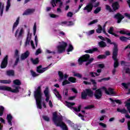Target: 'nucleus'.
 Masks as SVG:
<instances>
[{
    "mask_svg": "<svg viewBox=\"0 0 130 130\" xmlns=\"http://www.w3.org/2000/svg\"><path fill=\"white\" fill-rule=\"evenodd\" d=\"M81 99L83 100H86L88 97L89 98H93V96H94L95 99L99 100V99H101L102 98V90L101 89L99 88L96 89L94 93L93 90L91 89L87 88L81 92Z\"/></svg>",
    "mask_w": 130,
    "mask_h": 130,
    "instance_id": "obj_1",
    "label": "nucleus"
},
{
    "mask_svg": "<svg viewBox=\"0 0 130 130\" xmlns=\"http://www.w3.org/2000/svg\"><path fill=\"white\" fill-rule=\"evenodd\" d=\"M107 42L110 43L111 45H114L113 49V53L112 58L114 61V68L116 69L119 66V63L118 62V59H117V56L118 55V45L114 42H111L110 39L107 38Z\"/></svg>",
    "mask_w": 130,
    "mask_h": 130,
    "instance_id": "obj_2",
    "label": "nucleus"
},
{
    "mask_svg": "<svg viewBox=\"0 0 130 130\" xmlns=\"http://www.w3.org/2000/svg\"><path fill=\"white\" fill-rule=\"evenodd\" d=\"M14 85L17 86H15V89H12V87L10 86H0V90L2 91H8L9 92H12V93H19L20 92L19 89H21V85H22V82L19 79H15L13 81Z\"/></svg>",
    "mask_w": 130,
    "mask_h": 130,
    "instance_id": "obj_3",
    "label": "nucleus"
},
{
    "mask_svg": "<svg viewBox=\"0 0 130 130\" xmlns=\"http://www.w3.org/2000/svg\"><path fill=\"white\" fill-rule=\"evenodd\" d=\"M53 121L56 126H59L62 130H69L68 126L62 121V117H58L56 112L53 113Z\"/></svg>",
    "mask_w": 130,
    "mask_h": 130,
    "instance_id": "obj_4",
    "label": "nucleus"
},
{
    "mask_svg": "<svg viewBox=\"0 0 130 130\" xmlns=\"http://www.w3.org/2000/svg\"><path fill=\"white\" fill-rule=\"evenodd\" d=\"M34 95L36 100L37 108L42 109V91L41 90V86H39L34 92Z\"/></svg>",
    "mask_w": 130,
    "mask_h": 130,
    "instance_id": "obj_5",
    "label": "nucleus"
},
{
    "mask_svg": "<svg viewBox=\"0 0 130 130\" xmlns=\"http://www.w3.org/2000/svg\"><path fill=\"white\" fill-rule=\"evenodd\" d=\"M78 61L79 66H82V64H83V62H86L85 66L88 67L89 64H91V63L94 61V58H90V54H85L81 56L78 59Z\"/></svg>",
    "mask_w": 130,
    "mask_h": 130,
    "instance_id": "obj_6",
    "label": "nucleus"
},
{
    "mask_svg": "<svg viewBox=\"0 0 130 130\" xmlns=\"http://www.w3.org/2000/svg\"><path fill=\"white\" fill-rule=\"evenodd\" d=\"M44 94L45 96L46 97V102H48L49 101V105L50 107H53V105H52V102L50 100L49 101V99L50 98V93L49 92V88L48 87H46L45 90H44Z\"/></svg>",
    "mask_w": 130,
    "mask_h": 130,
    "instance_id": "obj_7",
    "label": "nucleus"
},
{
    "mask_svg": "<svg viewBox=\"0 0 130 130\" xmlns=\"http://www.w3.org/2000/svg\"><path fill=\"white\" fill-rule=\"evenodd\" d=\"M65 103L67 104L66 106H67V107H68L69 108H70V109H73V110H74V111H75L76 112H80V111H81V108H82V105H79L78 107V108H77L76 107H73L76 105V103H71L68 101H66Z\"/></svg>",
    "mask_w": 130,
    "mask_h": 130,
    "instance_id": "obj_8",
    "label": "nucleus"
},
{
    "mask_svg": "<svg viewBox=\"0 0 130 130\" xmlns=\"http://www.w3.org/2000/svg\"><path fill=\"white\" fill-rule=\"evenodd\" d=\"M68 47V43L62 41L61 45L57 46V49L58 53H62L66 51V48Z\"/></svg>",
    "mask_w": 130,
    "mask_h": 130,
    "instance_id": "obj_9",
    "label": "nucleus"
},
{
    "mask_svg": "<svg viewBox=\"0 0 130 130\" xmlns=\"http://www.w3.org/2000/svg\"><path fill=\"white\" fill-rule=\"evenodd\" d=\"M97 0H91V2H89L85 7L84 8V11H87V13H91L94 8V5H93V3H95Z\"/></svg>",
    "mask_w": 130,
    "mask_h": 130,
    "instance_id": "obj_10",
    "label": "nucleus"
},
{
    "mask_svg": "<svg viewBox=\"0 0 130 130\" xmlns=\"http://www.w3.org/2000/svg\"><path fill=\"white\" fill-rule=\"evenodd\" d=\"M114 19H116V20H117V23L119 24L121 23V21L124 19V16L120 13H117L114 15Z\"/></svg>",
    "mask_w": 130,
    "mask_h": 130,
    "instance_id": "obj_11",
    "label": "nucleus"
},
{
    "mask_svg": "<svg viewBox=\"0 0 130 130\" xmlns=\"http://www.w3.org/2000/svg\"><path fill=\"white\" fill-rule=\"evenodd\" d=\"M23 34H24V29L21 28L20 30L17 29L15 32V37L17 39H20L23 38Z\"/></svg>",
    "mask_w": 130,
    "mask_h": 130,
    "instance_id": "obj_12",
    "label": "nucleus"
},
{
    "mask_svg": "<svg viewBox=\"0 0 130 130\" xmlns=\"http://www.w3.org/2000/svg\"><path fill=\"white\" fill-rule=\"evenodd\" d=\"M8 58H9L8 55L3 58L1 64V68L2 69H6L8 67Z\"/></svg>",
    "mask_w": 130,
    "mask_h": 130,
    "instance_id": "obj_13",
    "label": "nucleus"
},
{
    "mask_svg": "<svg viewBox=\"0 0 130 130\" xmlns=\"http://www.w3.org/2000/svg\"><path fill=\"white\" fill-rule=\"evenodd\" d=\"M52 64V63L50 64L47 67L43 68V70L41 69H42V66L40 65L39 66L37 67V72H38L39 74H43V73H44V72L46 71V70L48 69L49 67H50Z\"/></svg>",
    "mask_w": 130,
    "mask_h": 130,
    "instance_id": "obj_14",
    "label": "nucleus"
},
{
    "mask_svg": "<svg viewBox=\"0 0 130 130\" xmlns=\"http://www.w3.org/2000/svg\"><path fill=\"white\" fill-rule=\"evenodd\" d=\"M58 3H60L59 5V8H62L63 3L61 2V0H52L51 2V4L53 8L56 7V4Z\"/></svg>",
    "mask_w": 130,
    "mask_h": 130,
    "instance_id": "obj_15",
    "label": "nucleus"
},
{
    "mask_svg": "<svg viewBox=\"0 0 130 130\" xmlns=\"http://www.w3.org/2000/svg\"><path fill=\"white\" fill-rule=\"evenodd\" d=\"M35 12V9H26L25 12L23 13V16H27L28 15H31Z\"/></svg>",
    "mask_w": 130,
    "mask_h": 130,
    "instance_id": "obj_16",
    "label": "nucleus"
},
{
    "mask_svg": "<svg viewBox=\"0 0 130 130\" xmlns=\"http://www.w3.org/2000/svg\"><path fill=\"white\" fill-rule=\"evenodd\" d=\"M112 8L113 12H116L119 9V4L117 2H115L112 4Z\"/></svg>",
    "mask_w": 130,
    "mask_h": 130,
    "instance_id": "obj_17",
    "label": "nucleus"
},
{
    "mask_svg": "<svg viewBox=\"0 0 130 130\" xmlns=\"http://www.w3.org/2000/svg\"><path fill=\"white\" fill-rule=\"evenodd\" d=\"M29 55H30V52L29 51H26L24 53L21 54L20 58L21 60H24L27 58Z\"/></svg>",
    "mask_w": 130,
    "mask_h": 130,
    "instance_id": "obj_18",
    "label": "nucleus"
},
{
    "mask_svg": "<svg viewBox=\"0 0 130 130\" xmlns=\"http://www.w3.org/2000/svg\"><path fill=\"white\" fill-rule=\"evenodd\" d=\"M58 74L59 78L61 80H63V78L65 79V80H67V79H68V77H69V75L67 74H64L63 75V73H62L61 71H58Z\"/></svg>",
    "mask_w": 130,
    "mask_h": 130,
    "instance_id": "obj_19",
    "label": "nucleus"
},
{
    "mask_svg": "<svg viewBox=\"0 0 130 130\" xmlns=\"http://www.w3.org/2000/svg\"><path fill=\"white\" fill-rule=\"evenodd\" d=\"M20 22V17H18L16 20V21L14 23L13 28H12V32H14L15 29L18 27V25H19V23Z\"/></svg>",
    "mask_w": 130,
    "mask_h": 130,
    "instance_id": "obj_20",
    "label": "nucleus"
},
{
    "mask_svg": "<svg viewBox=\"0 0 130 130\" xmlns=\"http://www.w3.org/2000/svg\"><path fill=\"white\" fill-rule=\"evenodd\" d=\"M99 51V50H98V48H93L91 49L86 50L84 51L85 53H90L92 54L93 52H98Z\"/></svg>",
    "mask_w": 130,
    "mask_h": 130,
    "instance_id": "obj_21",
    "label": "nucleus"
},
{
    "mask_svg": "<svg viewBox=\"0 0 130 130\" xmlns=\"http://www.w3.org/2000/svg\"><path fill=\"white\" fill-rule=\"evenodd\" d=\"M113 31H114V28H113V26H111L110 27L108 32L109 34H111V35H113V36H115V37H118L119 36L113 32Z\"/></svg>",
    "mask_w": 130,
    "mask_h": 130,
    "instance_id": "obj_22",
    "label": "nucleus"
},
{
    "mask_svg": "<svg viewBox=\"0 0 130 130\" xmlns=\"http://www.w3.org/2000/svg\"><path fill=\"white\" fill-rule=\"evenodd\" d=\"M109 100L111 101L112 104H115V102L117 103V104H119V105H121V104H122V102L120 100H113L110 98Z\"/></svg>",
    "mask_w": 130,
    "mask_h": 130,
    "instance_id": "obj_23",
    "label": "nucleus"
},
{
    "mask_svg": "<svg viewBox=\"0 0 130 130\" xmlns=\"http://www.w3.org/2000/svg\"><path fill=\"white\" fill-rule=\"evenodd\" d=\"M7 119L9 125H12V120H13V116L11 114L7 115Z\"/></svg>",
    "mask_w": 130,
    "mask_h": 130,
    "instance_id": "obj_24",
    "label": "nucleus"
},
{
    "mask_svg": "<svg viewBox=\"0 0 130 130\" xmlns=\"http://www.w3.org/2000/svg\"><path fill=\"white\" fill-rule=\"evenodd\" d=\"M6 75L8 77H14L15 76V71L13 70H10L6 71Z\"/></svg>",
    "mask_w": 130,
    "mask_h": 130,
    "instance_id": "obj_25",
    "label": "nucleus"
},
{
    "mask_svg": "<svg viewBox=\"0 0 130 130\" xmlns=\"http://www.w3.org/2000/svg\"><path fill=\"white\" fill-rule=\"evenodd\" d=\"M53 91L54 92V93L55 96L56 97H57L58 99L61 100L62 98L61 95L59 94V92H58V91H57V89H56V88H55V89H54Z\"/></svg>",
    "mask_w": 130,
    "mask_h": 130,
    "instance_id": "obj_26",
    "label": "nucleus"
},
{
    "mask_svg": "<svg viewBox=\"0 0 130 130\" xmlns=\"http://www.w3.org/2000/svg\"><path fill=\"white\" fill-rule=\"evenodd\" d=\"M30 60L33 64H38L39 63V58L38 57H37L35 59L33 58H31Z\"/></svg>",
    "mask_w": 130,
    "mask_h": 130,
    "instance_id": "obj_27",
    "label": "nucleus"
},
{
    "mask_svg": "<svg viewBox=\"0 0 130 130\" xmlns=\"http://www.w3.org/2000/svg\"><path fill=\"white\" fill-rule=\"evenodd\" d=\"M99 46L101 48H104V47H106V43L105 42L102 41L99 42Z\"/></svg>",
    "mask_w": 130,
    "mask_h": 130,
    "instance_id": "obj_28",
    "label": "nucleus"
},
{
    "mask_svg": "<svg viewBox=\"0 0 130 130\" xmlns=\"http://www.w3.org/2000/svg\"><path fill=\"white\" fill-rule=\"evenodd\" d=\"M127 101V102L125 103V106L127 107V109L130 114V99H128Z\"/></svg>",
    "mask_w": 130,
    "mask_h": 130,
    "instance_id": "obj_29",
    "label": "nucleus"
},
{
    "mask_svg": "<svg viewBox=\"0 0 130 130\" xmlns=\"http://www.w3.org/2000/svg\"><path fill=\"white\" fill-rule=\"evenodd\" d=\"M0 83H1V84H8L9 85H10V84H11V83H12V81H11V80L9 79V80H0Z\"/></svg>",
    "mask_w": 130,
    "mask_h": 130,
    "instance_id": "obj_30",
    "label": "nucleus"
},
{
    "mask_svg": "<svg viewBox=\"0 0 130 130\" xmlns=\"http://www.w3.org/2000/svg\"><path fill=\"white\" fill-rule=\"evenodd\" d=\"M30 35V32L28 31L27 34V36L26 37V41L25 43V46H27V45H30V40H29V36Z\"/></svg>",
    "mask_w": 130,
    "mask_h": 130,
    "instance_id": "obj_31",
    "label": "nucleus"
},
{
    "mask_svg": "<svg viewBox=\"0 0 130 130\" xmlns=\"http://www.w3.org/2000/svg\"><path fill=\"white\" fill-rule=\"evenodd\" d=\"M68 81L70 83H77V79L73 77H70L68 78Z\"/></svg>",
    "mask_w": 130,
    "mask_h": 130,
    "instance_id": "obj_32",
    "label": "nucleus"
},
{
    "mask_svg": "<svg viewBox=\"0 0 130 130\" xmlns=\"http://www.w3.org/2000/svg\"><path fill=\"white\" fill-rule=\"evenodd\" d=\"M117 111L118 112H120L121 113H123L124 114H126L127 113V111L125 110V109H120V108H117Z\"/></svg>",
    "mask_w": 130,
    "mask_h": 130,
    "instance_id": "obj_33",
    "label": "nucleus"
},
{
    "mask_svg": "<svg viewBox=\"0 0 130 130\" xmlns=\"http://www.w3.org/2000/svg\"><path fill=\"white\" fill-rule=\"evenodd\" d=\"M5 112V107L3 106H0V116H3L4 115V113Z\"/></svg>",
    "mask_w": 130,
    "mask_h": 130,
    "instance_id": "obj_34",
    "label": "nucleus"
},
{
    "mask_svg": "<svg viewBox=\"0 0 130 130\" xmlns=\"http://www.w3.org/2000/svg\"><path fill=\"white\" fill-rule=\"evenodd\" d=\"M106 10L108 11L110 13H113V10L111 9L110 6L108 5H106Z\"/></svg>",
    "mask_w": 130,
    "mask_h": 130,
    "instance_id": "obj_35",
    "label": "nucleus"
},
{
    "mask_svg": "<svg viewBox=\"0 0 130 130\" xmlns=\"http://www.w3.org/2000/svg\"><path fill=\"white\" fill-rule=\"evenodd\" d=\"M73 50H74V47H73V45L72 44H69L68 49L67 50V52H71V51H72Z\"/></svg>",
    "mask_w": 130,
    "mask_h": 130,
    "instance_id": "obj_36",
    "label": "nucleus"
},
{
    "mask_svg": "<svg viewBox=\"0 0 130 130\" xmlns=\"http://www.w3.org/2000/svg\"><path fill=\"white\" fill-rule=\"evenodd\" d=\"M121 85L124 87L125 89H128V86L130 85V83L128 82L127 83H122Z\"/></svg>",
    "mask_w": 130,
    "mask_h": 130,
    "instance_id": "obj_37",
    "label": "nucleus"
},
{
    "mask_svg": "<svg viewBox=\"0 0 130 130\" xmlns=\"http://www.w3.org/2000/svg\"><path fill=\"white\" fill-rule=\"evenodd\" d=\"M108 92H109V95H115V93L113 91V89L111 87L108 88Z\"/></svg>",
    "mask_w": 130,
    "mask_h": 130,
    "instance_id": "obj_38",
    "label": "nucleus"
},
{
    "mask_svg": "<svg viewBox=\"0 0 130 130\" xmlns=\"http://www.w3.org/2000/svg\"><path fill=\"white\" fill-rule=\"evenodd\" d=\"M102 26L101 25H99L98 28L96 30V33H99V34H100V33L102 32Z\"/></svg>",
    "mask_w": 130,
    "mask_h": 130,
    "instance_id": "obj_39",
    "label": "nucleus"
},
{
    "mask_svg": "<svg viewBox=\"0 0 130 130\" xmlns=\"http://www.w3.org/2000/svg\"><path fill=\"white\" fill-rule=\"evenodd\" d=\"M107 56L106 55H103V54H101V55H99L97 58L98 59H104L105 58H106Z\"/></svg>",
    "mask_w": 130,
    "mask_h": 130,
    "instance_id": "obj_40",
    "label": "nucleus"
},
{
    "mask_svg": "<svg viewBox=\"0 0 130 130\" xmlns=\"http://www.w3.org/2000/svg\"><path fill=\"white\" fill-rule=\"evenodd\" d=\"M98 38H100V39H101V40H102L103 41H107V39H109V38H104V37H103V36H98ZM107 43H108L109 44H110V43L107 42Z\"/></svg>",
    "mask_w": 130,
    "mask_h": 130,
    "instance_id": "obj_41",
    "label": "nucleus"
},
{
    "mask_svg": "<svg viewBox=\"0 0 130 130\" xmlns=\"http://www.w3.org/2000/svg\"><path fill=\"white\" fill-rule=\"evenodd\" d=\"M95 106L94 105H88L87 106H86L84 107V109L89 110V109H92V108H94Z\"/></svg>",
    "mask_w": 130,
    "mask_h": 130,
    "instance_id": "obj_42",
    "label": "nucleus"
},
{
    "mask_svg": "<svg viewBox=\"0 0 130 130\" xmlns=\"http://www.w3.org/2000/svg\"><path fill=\"white\" fill-rule=\"evenodd\" d=\"M33 30H34V36H35V35H36V31L37 30V26L36 25V22H35L34 23Z\"/></svg>",
    "mask_w": 130,
    "mask_h": 130,
    "instance_id": "obj_43",
    "label": "nucleus"
},
{
    "mask_svg": "<svg viewBox=\"0 0 130 130\" xmlns=\"http://www.w3.org/2000/svg\"><path fill=\"white\" fill-rule=\"evenodd\" d=\"M69 84H71V82L67 79H65L62 83V86H66V85H68Z\"/></svg>",
    "mask_w": 130,
    "mask_h": 130,
    "instance_id": "obj_44",
    "label": "nucleus"
},
{
    "mask_svg": "<svg viewBox=\"0 0 130 130\" xmlns=\"http://www.w3.org/2000/svg\"><path fill=\"white\" fill-rule=\"evenodd\" d=\"M119 39L122 42H126V37L124 36H121L119 38Z\"/></svg>",
    "mask_w": 130,
    "mask_h": 130,
    "instance_id": "obj_45",
    "label": "nucleus"
},
{
    "mask_svg": "<svg viewBox=\"0 0 130 130\" xmlns=\"http://www.w3.org/2000/svg\"><path fill=\"white\" fill-rule=\"evenodd\" d=\"M100 11H101V7H98L94 11L93 13L94 14H97L99 12H100Z\"/></svg>",
    "mask_w": 130,
    "mask_h": 130,
    "instance_id": "obj_46",
    "label": "nucleus"
},
{
    "mask_svg": "<svg viewBox=\"0 0 130 130\" xmlns=\"http://www.w3.org/2000/svg\"><path fill=\"white\" fill-rule=\"evenodd\" d=\"M43 119H44V120H45V121H49V120H50V119L49 118V117H48V116H46V115H44L43 116Z\"/></svg>",
    "mask_w": 130,
    "mask_h": 130,
    "instance_id": "obj_47",
    "label": "nucleus"
},
{
    "mask_svg": "<svg viewBox=\"0 0 130 130\" xmlns=\"http://www.w3.org/2000/svg\"><path fill=\"white\" fill-rule=\"evenodd\" d=\"M98 22V19H94L91 21L89 23H88V25H93V24H96V23Z\"/></svg>",
    "mask_w": 130,
    "mask_h": 130,
    "instance_id": "obj_48",
    "label": "nucleus"
},
{
    "mask_svg": "<svg viewBox=\"0 0 130 130\" xmlns=\"http://www.w3.org/2000/svg\"><path fill=\"white\" fill-rule=\"evenodd\" d=\"M20 60V57H17L16 60H15V62L14 63V67H16V66H17L18 64V63L19 62Z\"/></svg>",
    "mask_w": 130,
    "mask_h": 130,
    "instance_id": "obj_49",
    "label": "nucleus"
},
{
    "mask_svg": "<svg viewBox=\"0 0 130 130\" xmlns=\"http://www.w3.org/2000/svg\"><path fill=\"white\" fill-rule=\"evenodd\" d=\"M30 73L32 77H37L38 74H36V72H34L33 70H30Z\"/></svg>",
    "mask_w": 130,
    "mask_h": 130,
    "instance_id": "obj_50",
    "label": "nucleus"
},
{
    "mask_svg": "<svg viewBox=\"0 0 130 130\" xmlns=\"http://www.w3.org/2000/svg\"><path fill=\"white\" fill-rule=\"evenodd\" d=\"M14 57H19V50L17 49L15 51Z\"/></svg>",
    "mask_w": 130,
    "mask_h": 130,
    "instance_id": "obj_51",
    "label": "nucleus"
},
{
    "mask_svg": "<svg viewBox=\"0 0 130 130\" xmlns=\"http://www.w3.org/2000/svg\"><path fill=\"white\" fill-rule=\"evenodd\" d=\"M74 77H77V78H79V79H81L82 78V75H81L79 73H76L74 75Z\"/></svg>",
    "mask_w": 130,
    "mask_h": 130,
    "instance_id": "obj_52",
    "label": "nucleus"
},
{
    "mask_svg": "<svg viewBox=\"0 0 130 130\" xmlns=\"http://www.w3.org/2000/svg\"><path fill=\"white\" fill-rule=\"evenodd\" d=\"M4 8H5V6H4V5H3L2 6V10L0 11V12H1L0 16L1 17L3 16V14H4Z\"/></svg>",
    "mask_w": 130,
    "mask_h": 130,
    "instance_id": "obj_53",
    "label": "nucleus"
},
{
    "mask_svg": "<svg viewBox=\"0 0 130 130\" xmlns=\"http://www.w3.org/2000/svg\"><path fill=\"white\" fill-rule=\"evenodd\" d=\"M102 89H103V90H104L105 91V93H107V95H109V91H108V90H107V88H106V87L103 86L102 87Z\"/></svg>",
    "mask_w": 130,
    "mask_h": 130,
    "instance_id": "obj_54",
    "label": "nucleus"
},
{
    "mask_svg": "<svg viewBox=\"0 0 130 130\" xmlns=\"http://www.w3.org/2000/svg\"><path fill=\"white\" fill-rule=\"evenodd\" d=\"M73 14L72 13V12H69L67 13V17L72 18V17H73Z\"/></svg>",
    "mask_w": 130,
    "mask_h": 130,
    "instance_id": "obj_55",
    "label": "nucleus"
},
{
    "mask_svg": "<svg viewBox=\"0 0 130 130\" xmlns=\"http://www.w3.org/2000/svg\"><path fill=\"white\" fill-rule=\"evenodd\" d=\"M51 18H58V17H59V15H56L54 14H52L50 15Z\"/></svg>",
    "mask_w": 130,
    "mask_h": 130,
    "instance_id": "obj_56",
    "label": "nucleus"
},
{
    "mask_svg": "<svg viewBox=\"0 0 130 130\" xmlns=\"http://www.w3.org/2000/svg\"><path fill=\"white\" fill-rule=\"evenodd\" d=\"M35 41L36 43V46H37V45H38V39L37 38V36H36L35 37Z\"/></svg>",
    "mask_w": 130,
    "mask_h": 130,
    "instance_id": "obj_57",
    "label": "nucleus"
},
{
    "mask_svg": "<svg viewBox=\"0 0 130 130\" xmlns=\"http://www.w3.org/2000/svg\"><path fill=\"white\" fill-rule=\"evenodd\" d=\"M40 53H41V49H38L36 52V55H38V54H40Z\"/></svg>",
    "mask_w": 130,
    "mask_h": 130,
    "instance_id": "obj_58",
    "label": "nucleus"
},
{
    "mask_svg": "<svg viewBox=\"0 0 130 130\" xmlns=\"http://www.w3.org/2000/svg\"><path fill=\"white\" fill-rule=\"evenodd\" d=\"M119 32L120 34H122V35H126V32L123 30H120Z\"/></svg>",
    "mask_w": 130,
    "mask_h": 130,
    "instance_id": "obj_59",
    "label": "nucleus"
},
{
    "mask_svg": "<svg viewBox=\"0 0 130 130\" xmlns=\"http://www.w3.org/2000/svg\"><path fill=\"white\" fill-rule=\"evenodd\" d=\"M72 91L74 92L75 94H78V90L75 88H72L71 89Z\"/></svg>",
    "mask_w": 130,
    "mask_h": 130,
    "instance_id": "obj_60",
    "label": "nucleus"
},
{
    "mask_svg": "<svg viewBox=\"0 0 130 130\" xmlns=\"http://www.w3.org/2000/svg\"><path fill=\"white\" fill-rule=\"evenodd\" d=\"M83 84H85V85H92V83L86 81H83Z\"/></svg>",
    "mask_w": 130,
    "mask_h": 130,
    "instance_id": "obj_61",
    "label": "nucleus"
},
{
    "mask_svg": "<svg viewBox=\"0 0 130 130\" xmlns=\"http://www.w3.org/2000/svg\"><path fill=\"white\" fill-rule=\"evenodd\" d=\"M105 66L104 64H98V67L100 68V69H104Z\"/></svg>",
    "mask_w": 130,
    "mask_h": 130,
    "instance_id": "obj_62",
    "label": "nucleus"
},
{
    "mask_svg": "<svg viewBox=\"0 0 130 130\" xmlns=\"http://www.w3.org/2000/svg\"><path fill=\"white\" fill-rule=\"evenodd\" d=\"M75 98H76V96H69V98H68V100H70V101L74 100Z\"/></svg>",
    "mask_w": 130,
    "mask_h": 130,
    "instance_id": "obj_63",
    "label": "nucleus"
},
{
    "mask_svg": "<svg viewBox=\"0 0 130 130\" xmlns=\"http://www.w3.org/2000/svg\"><path fill=\"white\" fill-rule=\"evenodd\" d=\"M125 17H126V18H128V19H130V14L128 13H124Z\"/></svg>",
    "mask_w": 130,
    "mask_h": 130,
    "instance_id": "obj_64",
    "label": "nucleus"
}]
</instances>
